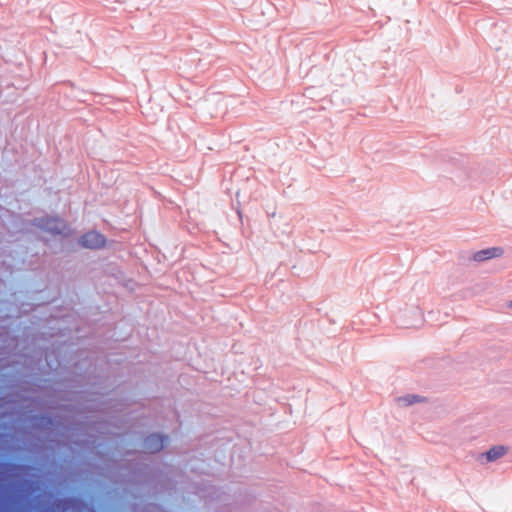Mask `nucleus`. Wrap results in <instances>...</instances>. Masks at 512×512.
I'll return each mask as SVG.
<instances>
[{"instance_id": "nucleus-1", "label": "nucleus", "mask_w": 512, "mask_h": 512, "mask_svg": "<svg viewBox=\"0 0 512 512\" xmlns=\"http://www.w3.org/2000/svg\"><path fill=\"white\" fill-rule=\"evenodd\" d=\"M37 227L46 236L67 238L74 234V230L71 225L57 217L41 218L37 221Z\"/></svg>"}, {"instance_id": "nucleus-2", "label": "nucleus", "mask_w": 512, "mask_h": 512, "mask_svg": "<svg viewBox=\"0 0 512 512\" xmlns=\"http://www.w3.org/2000/svg\"><path fill=\"white\" fill-rule=\"evenodd\" d=\"M78 243L82 248L97 250L106 247L108 241L100 232L91 230L82 234L78 239Z\"/></svg>"}, {"instance_id": "nucleus-3", "label": "nucleus", "mask_w": 512, "mask_h": 512, "mask_svg": "<svg viewBox=\"0 0 512 512\" xmlns=\"http://www.w3.org/2000/svg\"><path fill=\"white\" fill-rule=\"evenodd\" d=\"M504 255V249L499 246L487 247L473 253V260L484 262L492 259L501 258Z\"/></svg>"}, {"instance_id": "nucleus-4", "label": "nucleus", "mask_w": 512, "mask_h": 512, "mask_svg": "<svg viewBox=\"0 0 512 512\" xmlns=\"http://www.w3.org/2000/svg\"><path fill=\"white\" fill-rule=\"evenodd\" d=\"M427 397L416 394V393H408L398 398L397 402L399 406L407 408L417 405H422L427 403Z\"/></svg>"}, {"instance_id": "nucleus-5", "label": "nucleus", "mask_w": 512, "mask_h": 512, "mask_svg": "<svg viewBox=\"0 0 512 512\" xmlns=\"http://www.w3.org/2000/svg\"><path fill=\"white\" fill-rule=\"evenodd\" d=\"M506 453H507L506 447L495 446L487 452L486 456H487L488 460L494 461V460H497V459L503 457L504 455H506Z\"/></svg>"}, {"instance_id": "nucleus-6", "label": "nucleus", "mask_w": 512, "mask_h": 512, "mask_svg": "<svg viewBox=\"0 0 512 512\" xmlns=\"http://www.w3.org/2000/svg\"><path fill=\"white\" fill-rule=\"evenodd\" d=\"M501 509L504 512H512V488L504 494L501 501Z\"/></svg>"}, {"instance_id": "nucleus-7", "label": "nucleus", "mask_w": 512, "mask_h": 512, "mask_svg": "<svg viewBox=\"0 0 512 512\" xmlns=\"http://www.w3.org/2000/svg\"><path fill=\"white\" fill-rule=\"evenodd\" d=\"M507 307H508L509 309H512V299L508 302Z\"/></svg>"}]
</instances>
